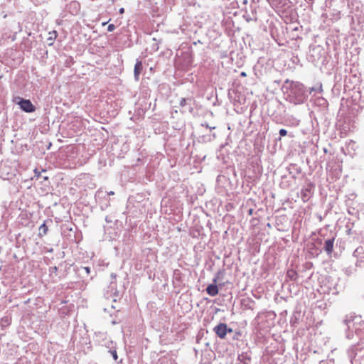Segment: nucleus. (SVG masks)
<instances>
[{"label": "nucleus", "mask_w": 364, "mask_h": 364, "mask_svg": "<svg viewBox=\"0 0 364 364\" xmlns=\"http://www.w3.org/2000/svg\"><path fill=\"white\" fill-rule=\"evenodd\" d=\"M351 364H364V343H358L348 350Z\"/></svg>", "instance_id": "obj_1"}, {"label": "nucleus", "mask_w": 364, "mask_h": 364, "mask_svg": "<svg viewBox=\"0 0 364 364\" xmlns=\"http://www.w3.org/2000/svg\"><path fill=\"white\" fill-rule=\"evenodd\" d=\"M18 105L22 110L27 113L33 112L36 110L35 106L29 100L21 99Z\"/></svg>", "instance_id": "obj_2"}, {"label": "nucleus", "mask_w": 364, "mask_h": 364, "mask_svg": "<svg viewBox=\"0 0 364 364\" xmlns=\"http://www.w3.org/2000/svg\"><path fill=\"white\" fill-rule=\"evenodd\" d=\"M213 331L220 338H224L228 332L232 331L231 328H228V326L225 323H222L217 325L214 328Z\"/></svg>", "instance_id": "obj_3"}, {"label": "nucleus", "mask_w": 364, "mask_h": 364, "mask_svg": "<svg viewBox=\"0 0 364 364\" xmlns=\"http://www.w3.org/2000/svg\"><path fill=\"white\" fill-rule=\"evenodd\" d=\"M334 238L328 239L325 241L324 250L328 255L331 254L333 249Z\"/></svg>", "instance_id": "obj_4"}, {"label": "nucleus", "mask_w": 364, "mask_h": 364, "mask_svg": "<svg viewBox=\"0 0 364 364\" xmlns=\"http://www.w3.org/2000/svg\"><path fill=\"white\" fill-rule=\"evenodd\" d=\"M142 68H143L142 63L139 60H137L134 65V78L136 80H139V77L142 70Z\"/></svg>", "instance_id": "obj_5"}, {"label": "nucleus", "mask_w": 364, "mask_h": 364, "mask_svg": "<svg viewBox=\"0 0 364 364\" xmlns=\"http://www.w3.org/2000/svg\"><path fill=\"white\" fill-rule=\"evenodd\" d=\"M206 291L210 296H214L218 294V288L215 284H209L206 288Z\"/></svg>", "instance_id": "obj_6"}, {"label": "nucleus", "mask_w": 364, "mask_h": 364, "mask_svg": "<svg viewBox=\"0 0 364 364\" xmlns=\"http://www.w3.org/2000/svg\"><path fill=\"white\" fill-rule=\"evenodd\" d=\"M353 256L358 258H364V248L363 247H358L355 249L353 252Z\"/></svg>", "instance_id": "obj_7"}, {"label": "nucleus", "mask_w": 364, "mask_h": 364, "mask_svg": "<svg viewBox=\"0 0 364 364\" xmlns=\"http://www.w3.org/2000/svg\"><path fill=\"white\" fill-rule=\"evenodd\" d=\"M356 265L360 267H364V258H358Z\"/></svg>", "instance_id": "obj_8"}, {"label": "nucleus", "mask_w": 364, "mask_h": 364, "mask_svg": "<svg viewBox=\"0 0 364 364\" xmlns=\"http://www.w3.org/2000/svg\"><path fill=\"white\" fill-rule=\"evenodd\" d=\"M40 231L42 232L44 235L46 234L48 228L45 224H43L40 226Z\"/></svg>", "instance_id": "obj_9"}, {"label": "nucleus", "mask_w": 364, "mask_h": 364, "mask_svg": "<svg viewBox=\"0 0 364 364\" xmlns=\"http://www.w3.org/2000/svg\"><path fill=\"white\" fill-rule=\"evenodd\" d=\"M109 353H110V354L112 355V358L114 360H117V351L115 350H109Z\"/></svg>", "instance_id": "obj_10"}, {"label": "nucleus", "mask_w": 364, "mask_h": 364, "mask_svg": "<svg viewBox=\"0 0 364 364\" xmlns=\"http://www.w3.org/2000/svg\"><path fill=\"white\" fill-rule=\"evenodd\" d=\"M279 133L281 136H284L287 135V131L284 129H281Z\"/></svg>", "instance_id": "obj_11"}, {"label": "nucleus", "mask_w": 364, "mask_h": 364, "mask_svg": "<svg viewBox=\"0 0 364 364\" xmlns=\"http://www.w3.org/2000/svg\"><path fill=\"white\" fill-rule=\"evenodd\" d=\"M115 29V26L114 24H109L107 27V31L109 32H112Z\"/></svg>", "instance_id": "obj_12"}, {"label": "nucleus", "mask_w": 364, "mask_h": 364, "mask_svg": "<svg viewBox=\"0 0 364 364\" xmlns=\"http://www.w3.org/2000/svg\"><path fill=\"white\" fill-rule=\"evenodd\" d=\"M50 36L49 37V39L53 40L56 38L57 33H56V31H53V33H50Z\"/></svg>", "instance_id": "obj_13"}, {"label": "nucleus", "mask_w": 364, "mask_h": 364, "mask_svg": "<svg viewBox=\"0 0 364 364\" xmlns=\"http://www.w3.org/2000/svg\"><path fill=\"white\" fill-rule=\"evenodd\" d=\"M179 104L181 107H184L186 104V100L185 98H181Z\"/></svg>", "instance_id": "obj_14"}, {"label": "nucleus", "mask_w": 364, "mask_h": 364, "mask_svg": "<svg viewBox=\"0 0 364 364\" xmlns=\"http://www.w3.org/2000/svg\"><path fill=\"white\" fill-rule=\"evenodd\" d=\"M303 101H304V99L302 97H300L299 99L295 100L294 101V103L296 104H296H300V103L303 102Z\"/></svg>", "instance_id": "obj_15"}, {"label": "nucleus", "mask_w": 364, "mask_h": 364, "mask_svg": "<svg viewBox=\"0 0 364 364\" xmlns=\"http://www.w3.org/2000/svg\"><path fill=\"white\" fill-rule=\"evenodd\" d=\"M296 273L293 271H291V272H288V275L289 277H291V279L293 278V276Z\"/></svg>", "instance_id": "obj_16"}, {"label": "nucleus", "mask_w": 364, "mask_h": 364, "mask_svg": "<svg viewBox=\"0 0 364 364\" xmlns=\"http://www.w3.org/2000/svg\"><path fill=\"white\" fill-rule=\"evenodd\" d=\"M34 172H35V176H36V177H38H38H40V176H41V172L38 171V170H37L36 168L34 170Z\"/></svg>", "instance_id": "obj_17"}, {"label": "nucleus", "mask_w": 364, "mask_h": 364, "mask_svg": "<svg viewBox=\"0 0 364 364\" xmlns=\"http://www.w3.org/2000/svg\"><path fill=\"white\" fill-rule=\"evenodd\" d=\"M119 11L120 14H124V8H121Z\"/></svg>", "instance_id": "obj_18"}, {"label": "nucleus", "mask_w": 364, "mask_h": 364, "mask_svg": "<svg viewBox=\"0 0 364 364\" xmlns=\"http://www.w3.org/2000/svg\"><path fill=\"white\" fill-rule=\"evenodd\" d=\"M84 269H85V270L86 271L87 273L90 272V267H86Z\"/></svg>", "instance_id": "obj_19"}, {"label": "nucleus", "mask_w": 364, "mask_h": 364, "mask_svg": "<svg viewBox=\"0 0 364 364\" xmlns=\"http://www.w3.org/2000/svg\"><path fill=\"white\" fill-rule=\"evenodd\" d=\"M114 194V193L113 191H110L108 193V195L109 196H113Z\"/></svg>", "instance_id": "obj_20"}, {"label": "nucleus", "mask_w": 364, "mask_h": 364, "mask_svg": "<svg viewBox=\"0 0 364 364\" xmlns=\"http://www.w3.org/2000/svg\"><path fill=\"white\" fill-rule=\"evenodd\" d=\"M206 127H207V128H209L210 129H215V127H210V126H208V124H206Z\"/></svg>", "instance_id": "obj_21"}, {"label": "nucleus", "mask_w": 364, "mask_h": 364, "mask_svg": "<svg viewBox=\"0 0 364 364\" xmlns=\"http://www.w3.org/2000/svg\"><path fill=\"white\" fill-rule=\"evenodd\" d=\"M241 75H242V76H245V75H246V74H245V73L242 72V73H241Z\"/></svg>", "instance_id": "obj_22"}, {"label": "nucleus", "mask_w": 364, "mask_h": 364, "mask_svg": "<svg viewBox=\"0 0 364 364\" xmlns=\"http://www.w3.org/2000/svg\"><path fill=\"white\" fill-rule=\"evenodd\" d=\"M53 271H55V272L57 271V267H53Z\"/></svg>", "instance_id": "obj_23"}]
</instances>
